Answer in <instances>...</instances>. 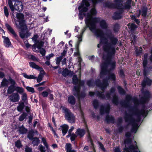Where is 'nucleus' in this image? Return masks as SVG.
<instances>
[{"mask_svg": "<svg viewBox=\"0 0 152 152\" xmlns=\"http://www.w3.org/2000/svg\"><path fill=\"white\" fill-rule=\"evenodd\" d=\"M123 12V10H121L115 12L112 17L113 19L114 20L121 19L122 17V14Z\"/></svg>", "mask_w": 152, "mask_h": 152, "instance_id": "dca6fc26", "label": "nucleus"}, {"mask_svg": "<svg viewBox=\"0 0 152 152\" xmlns=\"http://www.w3.org/2000/svg\"><path fill=\"white\" fill-rule=\"evenodd\" d=\"M95 84L97 86L101 88V90L102 91H104L105 89L109 85L107 82V80L105 78L103 79L102 83L101 82L99 79H97L96 80Z\"/></svg>", "mask_w": 152, "mask_h": 152, "instance_id": "0eeeda50", "label": "nucleus"}, {"mask_svg": "<svg viewBox=\"0 0 152 152\" xmlns=\"http://www.w3.org/2000/svg\"><path fill=\"white\" fill-rule=\"evenodd\" d=\"M118 89L119 93L121 95H124L126 93V91L121 86H118L117 87Z\"/></svg>", "mask_w": 152, "mask_h": 152, "instance_id": "ea45409f", "label": "nucleus"}, {"mask_svg": "<svg viewBox=\"0 0 152 152\" xmlns=\"http://www.w3.org/2000/svg\"><path fill=\"white\" fill-rule=\"evenodd\" d=\"M105 6L106 7H107L109 8H117L118 9V7L115 3L114 4L111 3L109 1H107L105 3Z\"/></svg>", "mask_w": 152, "mask_h": 152, "instance_id": "b1692460", "label": "nucleus"}, {"mask_svg": "<svg viewBox=\"0 0 152 152\" xmlns=\"http://www.w3.org/2000/svg\"><path fill=\"white\" fill-rule=\"evenodd\" d=\"M72 93L74 96L77 97L79 99L84 98L86 96L85 92H82L80 93V87L76 86H74Z\"/></svg>", "mask_w": 152, "mask_h": 152, "instance_id": "423d86ee", "label": "nucleus"}, {"mask_svg": "<svg viewBox=\"0 0 152 152\" xmlns=\"http://www.w3.org/2000/svg\"><path fill=\"white\" fill-rule=\"evenodd\" d=\"M25 107L24 102H20L19 105L17 107V110L19 112L22 111Z\"/></svg>", "mask_w": 152, "mask_h": 152, "instance_id": "72a5a7b5", "label": "nucleus"}, {"mask_svg": "<svg viewBox=\"0 0 152 152\" xmlns=\"http://www.w3.org/2000/svg\"><path fill=\"white\" fill-rule=\"evenodd\" d=\"M131 7V5H129V4H125L124 5L122 4V7L120 8V9H124V10L129 9Z\"/></svg>", "mask_w": 152, "mask_h": 152, "instance_id": "680f3d73", "label": "nucleus"}, {"mask_svg": "<svg viewBox=\"0 0 152 152\" xmlns=\"http://www.w3.org/2000/svg\"><path fill=\"white\" fill-rule=\"evenodd\" d=\"M132 140L130 138H127L124 141V143L126 145L130 144L131 143Z\"/></svg>", "mask_w": 152, "mask_h": 152, "instance_id": "338daca9", "label": "nucleus"}, {"mask_svg": "<svg viewBox=\"0 0 152 152\" xmlns=\"http://www.w3.org/2000/svg\"><path fill=\"white\" fill-rule=\"evenodd\" d=\"M130 16L132 20H134L138 25H139V24L140 22L139 19H136L134 15H131Z\"/></svg>", "mask_w": 152, "mask_h": 152, "instance_id": "3c124183", "label": "nucleus"}, {"mask_svg": "<svg viewBox=\"0 0 152 152\" xmlns=\"http://www.w3.org/2000/svg\"><path fill=\"white\" fill-rule=\"evenodd\" d=\"M27 116V114L25 112H23V113L19 116L18 120L20 121H23Z\"/></svg>", "mask_w": 152, "mask_h": 152, "instance_id": "a18cd8bd", "label": "nucleus"}, {"mask_svg": "<svg viewBox=\"0 0 152 152\" xmlns=\"http://www.w3.org/2000/svg\"><path fill=\"white\" fill-rule=\"evenodd\" d=\"M65 148L66 152H70L72 151V145L70 143H67L65 145Z\"/></svg>", "mask_w": 152, "mask_h": 152, "instance_id": "79ce46f5", "label": "nucleus"}, {"mask_svg": "<svg viewBox=\"0 0 152 152\" xmlns=\"http://www.w3.org/2000/svg\"><path fill=\"white\" fill-rule=\"evenodd\" d=\"M9 100L10 102H18L20 99L19 95L17 93L11 94L8 97Z\"/></svg>", "mask_w": 152, "mask_h": 152, "instance_id": "1a4fd4ad", "label": "nucleus"}, {"mask_svg": "<svg viewBox=\"0 0 152 152\" xmlns=\"http://www.w3.org/2000/svg\"><path fill=\"white\" fill-rule=\"evenodd\" d=\"M132 99V96L129 95L126 96L125 100H123L121 101L120 104L121 106L125 108H128L130 105V101Z\"/></svg>", "mask_w": 152, "mask_h": 152, "instance_id": "6e6552de", "label": "nucleus"}, {"mask_svg": "<svg viewBox=\"0 0 152 152\" xmlns=\"http://www.w3.org/2000/svg\"><path fill=\"white\" fill-rule=\"evenodd\" d=\"M9 6L12 12H13L15 10L18 12L22 11L23 10V6L21 2H18V3H15L14 5L11 1H9Z\"/></svg>", "mask_w": 152, "mask_h": 152, "instance_id": "39448f33", "label": "nucleus"}, {"mask_svg": "<svg viewBox=\"0 0 152 152\" xmlns=\"http://www.w3.org/2000/svg\"><path fill=\"white\" fill-rule=\"evenodd\" d=\"M15 146L18 148H20L22 146L21 142L20 140H18L15 142Z\"/></svg>", "mask_w": 152, "mask_h": 152, "instance_id": "bf43d9fd", "label": "nucleus"}, {"mask_svg": "<svg viewBox=\"0 0 152 152\" xmlns=\"http://www.w3.org/2000/svg\"><path fill=\"white\" fill-rule=\"evenodd\" d=\"M15 91H16L17 93H19L20 94H22L24 92V89L22 87L17 86L15 88Z\"/></svg>", "mask_w": 152, "mask_h": 152, "instance_id": "603ef678", "label": "nucleus"}, {"mask_svg": "<svg viewBox=\"0 0 152 152\" xmlns=\"http://www.w3.org/2000/svg\"><path fill=\"white\" fill-rule=\"evenodd\" d=\"M79 82V80L78 79L77 75H74L72 78V83L74 85L77 84Z\"/></svg>", "mask_w": 152, "mask_h": 152, "instance_id": "8fccbe9b", "label": "nucleus"}, {"mask_svg": "<svg viewBox=\"0 0 152 152\" xmlns=\"http://www.w3.org/2000/svg\"><path fill=\"white\" fill-rule=\"evenodd\" d=\"M92 104L94 108L96 109L99 106V104L98 101L96 99H94L93 101Z\"/></svg>", "mask_w": 152, "mask_h": 152, "instance_id": "09e8293b", "label": "nucleus"}, {"mask_svg": "<svg viewBox=\"0 0 152 152\" xmlns=\"http://www.w3.org/2000/svg\"><path fill=\"white\" fill-rule=\"evenodd\" d=\"M106 79L107 80V81L109 79H111L114 81H115L116 80V76L114 73H112L108 76L107 78Z\"/></svg>", "mask_w": 152, "mask_h": 152, "instance_id": "de8ad7c7", "label": "nucleus"}, {"mask_svg": "<svg viewBox=\"0 0 152 152\" xmlns=\"http://www.w3.org/2000/svg\"><path fill=\"white\" fill-rule=\"evenodd\" d=\"M5 26L7 30L13 35V37L17 40L18 41L19 38L12 28L7 23H6Z\"/></svg>", "mask_w": 152, "mask_h": 152, "instance_id": "f8f14e48", "label": "nucleus"}, {"mask_svg": "<svg viewBox=\"0 0 152 152\" xmlns=\"http://www.w3.org/2000/svg\"><path fill=\"white\" fill-rule=\"evenodd\" d=\"M86 83L89 87L92 86H94V82L93 80H90L87 81Z\"/></svg>", "mask_w": 152, "mask_h": 152, "instance_id": "13d9d810", "label": "nucleus"}, {"mask_svg": "<svg viewBox=\"0 0 152 152\" xmlns=\"http://www.w3.org/2000/svg\"><path fill=\"white\" fill-rule=\"evenodd\" d=\"M60 127L61 128L63 135L64 136L67 132L69 126L67 125L64 124L61 126Z\"/></svg>", "mask_w": 152, "mask_h": 152, "instance_id": "393cba45", "label": "nucleus"}, {"mask_svg": "<svg viewBox=\"0 0 152 152\" xmlns=\"http://www.w3.org/2000/svg\"><path fill=\"white\" fill-rule=\"evenodd\" d=\"M8 80L11 84V85L15 86V85L16 84V83L14 80L12 79L10 77Z\"/></svg>", "mask_w": 152, "mask_h": 152, "instance_id": "69168bd1", "label": "nucleus"}, {"mask_svg": "<svg viewBox=\"0 0 152 152\" xmlns=\"http://www.w3.org/2000/svg\"><path fill=\"white\" fill-rule=\"evenodd\" d=\"M144 79L143 80L141 85L143 87H145L147 85L148 86H150L151 85L152 83V80L150 79L149 78L146 76L143 75Z\"/></svg>", "mask_w": 152, "mask_h": 152, "instance_id": "ddd939ff", "label": "nucleus"}, {"mask_svg": "<svg viewBox=\"0 0 152 152\" xmlns=\"http://www.w3.org/2000/svg\"><path fill=\"white\" fill-rule=\"evenodd\" d=\"M25 21H20L19 24L20 26L19 28L21 29V31H23L28 29L27 26L24 23Z\"/></svg>", "mask_w": 152, "mask_h": 152, "instance_id": "a878e982", "label": "nucleus"}, {"mask_svg": "<svg viewBox=\"0 0 152 152\" xmlns=\"http://www.w3.org/2000/svg\"><path fill=\"white\" fill-rule=\"evenodd\" d=\"M67 101L68 103L71 105H74L76 103V99L72 95L69 96L68 98Z\"/></svg>", "mask_w": 152, "mask_h": 152, "instance_id": "bb28decb", "label": "nucleus"}, {"mask_svg": "<svg viewBox=\"0 0 152 152\" xmlns=\"http://www.w3.org/2000/svg\"><path fill=\"white\" fill-rule=\"evenodd\" d=\"M16 17L17 19L20 21H25L24 19V15L23 14L20 13H17L16 14Z\"/></svg>", "mask_w": 152, "mask_h": 152, "instance_id": "f704fd0d", "label": "nucleus"}, {"mask_svg": "<svg viewBox=\"0 0 152 152\" xmlns=\"http://www.w3.org/2000/svg\"><path fill=\"white\" fill-rule=\"evenodd\" d=\"M143 75H147L151 72H152V65L149 67L147 66V65L145 66H143Z\"/></svg>", "mask_w": 152, "mask_h": 152, "instance_id": "f3484780", "label": "nucleus"}, {"mask_svg": "<svg viewBox=\"0 0 152 152\" xmlns=\"http://www.w3.org/2000/svg\"><path fill=\"white\" fill-rule=\"evenodd\" d=\"M123 0H114V2L118 7V9H119L122 7Z\"/></svg>", "mask_w": 152, "mask_h": 152, "instance_id": "473e14b6", "label": "nucleus"}, {"mask_svg": "<svg viewBox=\"0 0 152 152\" xmlns=\"http://www.w3.org/2000/svg\"><path fill=\"white\" fill-rule=\"evenodd\" d=\"M148 54L147 53H145L143 56V60L142 63V66H145L146 65H147L148 63Z\"/></svg>", "mask_w": 152, "mask_h": 152, "instance_id": "e433bc0d", "label": "nucleus"}, {"mask_svg": "<svg viewBox=\"0 0 152 152\" xmlns=\"http://www.w3.org/2000/svg\"><path fill=\"white\" fill-rule=\"evenodd\" d=\"M23 75L25 78L28 79H37V77H35L34 75H28L26 73H23Z\"/></svg>", "mask_w": 152, "mask_h": 152, "instance_id": "a19ab883", "label": "nucleus"}, {"mask_svg": "<svg viewBox=\"0 0 152 152\" xmlns=\"http://www.w3.org/2000/svg\"><path fill=\"white\" fill-rule=\"evenodd\" d=\"M77 136H79L80 138L83 137L85 133V131L84 129H78L76 132Z\"/></svg>", "mask_w": 152, "mask_h": 152, "instance_id": "412c9836", "label": "nucleus"}, {"mask_svg": "<svg viewBox=\"0 0 152 152\" xmlns=\"http://www.w3.org/2000/svg\"><path fill=\"white\" fill-rule=\"evenodd\" d=\"M81 8H82V9L79 10V18L80 19L82 20L83 19L82 13L87 12L88 10V8L84 6L83 7H80L79 8V7H78L79 10Z\"/></svg>", "mask_w": 152, "mask_h": 152, "instance_id": "4be33fe9", "label": "nucleus"}, {"mask_svg": "<svg viewBox=\"0 0 152 152\" xmlns=\"http://www.w3.org/2000/svg\"><path fill=\"white\" fill-rule=\"evenodd\" d=\"M21 99L23 102H25L27 100V95L26 93H23L22 94Z\"/></svg>", "mask_w": 152, "mask_h": 152, "instance_id": "052dcab7", "label": "nucleus"}, {"mask_svg": "<svg viewBox=\"0 0 152 152\" xmlns=\"http://www.w3.org/2000/svg\"><path fill=\"white\" fill-rule=\"evenodd\" d=\"M86 26L83 28L82 30V33L83 34V32L85 31V30L87 28H89V29L93 32H94L93 31L94 30H95L96 29V27H95L94 28H92L91 26V25L89 26H88L87 25H86Z\"/></svg>", "mask_w": 152, "mask_h": 152, "instance_id": "864d4df0", "label": "nucleus"}, {"mask_svg": "<svg viewBox=\"0 0 152 152\" xmlns=\"http://www.w3.org/2000/svg\"><path fill=\"white\" fill-rule=\"evenodd\" d=\"M18 130L19 133L21 134H26L27 132V129L24 127L23 125L19 127Z\"/></svg>", "mask_w": 152, "mask_h": 152, "instance_id": "c85d7f7f", "label": "nucleus"}, {"mask_svg": "<svg viewBox=\"0 0 152 152\" xmlns=\"http://www.w3.org/2000/svg\"><path fill=\"white\" fill-rule=\"evenodd\" d=\"M63 110L65 113V117L66 119L71 123H75V117L70 111L65 107H64Z\"/></svg>", "mask_w": 152, "mask_h": 152, "instance_id": "20e7f679", "label": "nucleus"}, {"mask_svg": "<svg viewBox=\"0 0 152 152\" xmlns=\"http://www.w3.org/2000/svg\"><path fill=\"white\" fill-rule=\"evenodd\" d=\"M99 23L100 26L102 29H105L108 28V25L105 20H102Z\"/></svg>", "mask_w": 152, "mask_h": 152, "instance_id": "5701e85b", "label": "nucleus"}, {"mask_svg": "<svg viewBox=\"0 0 152 152\" xmlns=\"http://www.w3.org/2000/svg\"><path fill=\"white\" fill-rule=\"evenodd\" d=\"M95 94H96L97 96L102 99H105V96L103 94V92H100L97 91L95 93L91 91L89 92V95L91 96H93Z\"/></svg>", "mask_w": 152, "mask_h": 152, "instance_id": "2eb2a0df", "label": "nucleus"}, {"mask_svg": "<svg viewBox=\"0 0 152 152\" xmlns=\"http://www.w3.org/2000/svg\"><path fill=\"white\" fill-rule=\"evenodd\" d=\"M92 15L91 13H88L85 22L86 25L88 26L91 25L92 28H94L96 27V23L99 22L100 19L99 18H93Z\"/></svg>", "mask_w": 152, "mask_h": 152, "instance_id": "7ed1b4c3", "label": "nucleus"}, {"mask_svg": "<svg viewBox=\"0 0 152 152\" xmlns=\"http://www.w3.org/2000/svg\"><path fill=\"white\" fill-rule=\"evenodd\" d=\"M118 96L116 95L115 94L113 96V99L112 100V102L113 104L115 105H117L118 104Z\"/></svg>", "mask_w": 152, "mask_h": 152, "instance_id": "58836bf2", "label": "nucleus"}, {"mask_svg": "<svg viewBox=\"0 0 152 152\" xmlns=\"http://www.w3.org/2000/svg\"><path fill=\"white\" fill-rule=\"evenodd\" d=\"M15 86H12V85H10L8 88L7 90V94H11L13 93V92L15 91Z\"/></svg>", "mask_w": 152, "mask_h": 152, "instance_id": "2f4dec72", "label": "nucleus"}, {"mask_svg": "<svg viewBox=\"0 0 152 152\" xmlns=\"http://www.w3.org/2000/svg\"><path fill=\"white\" fill-rule=\"evenodd\" d=\"M132 100L135 106L129 110V112L132 113L126 114L124 119L125 122L129 123V124L132 126L131 132L135 133L138 129L137 122L140 121L141 116L145 117L148 114V111H146L145 109V104L148 100L143 96L141 97L139 101L136 98H133Z\"/></svg>", "mask_w": 152, "mask_h": 152, "instance_id": "f03ea898", "label": "nucleus"}, {"mask_svg": "<svg viewBox=\"0 0 152 152\" xmlns=\"http://www.w3.org/2000/svg\"><path fill=\"white\" fill-rule=\"evenodd\" d=\"M34 135V132L32 130L29 131L28 133L27 138L30 140H32Z\"/></svg>", "mask_w": 152, "mask_h": 152, "instance_id": "4c0bfd02", "label": "nucleus"}, {"mask_svg": "<svg viewBox=\"0 0 152 152\" xmlns=\"http://www.w3.org/2000/svg\"><path fill=\"white\" fill-rule=\"evenodd\" d=\"M45 74V72L44 73L43 72H40V73L38 75L37 78V81L38 83H39L42 80L43 75Z\"/></svg>", "mask_w": 152, "mask_h": 152, "instance_id": "49530a36", "label": "nucleus"}, {"mask_svg": "<svg viewBox=\"0 0 152 152\" xmlns=\"http://www.w3.org/2000/svg\"><path fill=\"white\" fill-rule=\"evenodd\" d=\"M31 141L32 143L34 146L38 145L40 142L39 138L36 137H34Z\"/></svg>", "mask_w": 152, "mask_h": 152, "instance_id": "c9c22d12", "label": "nucleus"}, {"mask_svg": "<svg viewBox=\"0 0 152 152\" xmlns=\"http://www.w3.org/2000/svg\"><path fill=\"white\" fill-rule=\"evenodd\" d=\"M63 58L61 56H60L59 57H57L56 59V64L57 65H59L60 64V63Z\"/></svg>", "mask_w": 152, "mask_h": 152, "instance_id": "e2e57ef3", "label": "nucleus"}, {"mask_svg": "<svg viewBox=\"0 0 152 152\" xmlns=\"http://www.w3.org/2000/svg\"><path fill=\"white\" fill-rule=\"evenodd\" d=\"M25 151L26 152H32V149L28 146L26 145L25 146Z\"/></svg>", "mask_w": 152, "mask_h": 152, "instance_id": "774afa93", "label": "nucleus"}, {"mask_svg": "<svg viewBox=\"0 0 152 152\" xmlns=\"http://www.w3.org/2000/svg\"><path fill=\"white\" fill-rule=\"evenodd\" d=\"M127 26L129 28L131 32L134 31L137 27V25L134 23H129Z\"/></svg>", "mask_w": 152, "mask_h": 152, "instance_id": "7c9ffc66", "label": "nucleus"}, {"mask_svg": "<svg viewBox=\"0 0 152 152\" xmlns=\"http://www.w3.org/2000/svg\"><path fill=\"white\" fill-rule=\"evenodd\" d=\"M73 72H72L71 71L69 70L67 68H66L64 69L61 72V71H59V70L58 71V73H61L62 75L64 77H66L68 75H69L70 74H72V73Z\"/></svg>", "mask_w": 152, "mask_h": 152, "instance_id": "6ab92c4d", "label": "nucleus"}, {"mask_svg": "<svg viewBox=\"0 0 152 152\" xmlns=\"http://www.w3.org/2000/svg\"><path fill=\"white\" fill-rule=\"evenodd\" d=\"M91 2H92L93 5H95L97 1L96 0H82L79 8L84 6L87 8L90 6V3Z\"/></svg>", "mask_w": 152, "mask_h": 152, "instance_id": "9d476101", "label": "nucleus"}, {"mask_svg": "<svg viewBox=\"0 0 152 152\" xmlns=\"http://www.w3.org/2000/svg\"><path fill=\"white\" fill-rule=\"evenodd\" d=\"M44 43V42L42 41L39 42L37 41L36 42V45H37V48L39 49L41 48V47L43 46Z\"/></svg>", "mask_w": 152, "mask_h": 152, "instance_id": "c03bdc74", "label": "nucleus"}, {"mask_svg": "<svg viewBox=\"0 0 152 152\" xmlns=\"http://www.w3.org/2000/svg\"><path fill=\"white\" fill-rule=\"evenodd\" d=\"M8 84V80L5 78H4L1 83V86L2 87H7Z\"/></svg>", "mask_w": 152, "mask_h": 152, "instance_id": "37998d69", "label": "nucleus"}, {"mask_svg": "<svg viewBox=\"0 0 152 152\" xmlns=\"http://www.w3.org/2000/svg\"><path fill=\"white\" fill-rule=\"evenodd\" d=\"M138 149V147L136 145L135 146L133 145H130L129 147H127L126 145H125V148L124 149V152L125 151L126 152H140L137 150Z\"/></svg>", "mask_w": 152, "mask_h": 152, "instance_id": "9b49d317", "label": "nucleus"}, {"mask_svg": "<svg viewBox=\"0 0 152 152\" xmlns=\"http://www.w3.org/2000/svg\"><path fill=\"white\" fill-rule=\"evenodd\" d=\"M2 38L4 39V43L5 46L6 47H8L11 45V42L9 39L8 37H5L4 36H2Z\"/></svg>", "mask_w": 152, "mask_h": 152, "instance_id": "cd10ccee", "label": "nucleus"}, {"mask_svg": "<svg viewBox=\"0 0 152 152\" xmlns=\"http://www.w3.org/2000/svg\"><path fill=\"white\" fill-rule=\"evenodd\" d=\"M4 13L6 17L8 18L9 15L8 9L6 6L4 7Z\"/></svg>", "mask_w": 152, "mask_h": 152, "instance_id": "5fc2aeb1", "label": "nucleus"}, {"mask_svg": "<svg viewBox=\"0 0 152 152\" xmlns=\"http://www.w3.org/2000/svg\"><path fill=\"white\" fill-rule=\"evenodd\" d=\"M29 64L30 66L32 68L38 70L40 72H43L45 73V71L43 68L41 67H39L38 65H36L34 62H29Z\"/></svg>", "mask_w": 152, "mask_h": 152, "instance_id": "a211bd4d", "label": "nucleus"}, {"mask_svg": "<svg viewBox=\"0 0 152 152\" xmlns=\"http://www.w3.org/2000/svg\"><path fill=\"white\" fill-rule=\"evenodd\" d=\"M143 96L148 100L149 99L151 96L150 92L148 91H145L144 93V96Z\"/></svg>", "mask_w": 152, "mask_h": 152, "instance_id": "4d7b16f0", "label": "nucleus"}, {"mask_svg": "<svg viewBox=\"0 0 152 152\" xmlns=\"http://www.w3.org/2000/svg\"><path fill=\"white\" fill-rule=\"evenodd\" d=\"M33 118V114H30L29 116H28V122L29 124H30L32 123V120Z\"/></svg>", "mask_w": 152, "mask_h": 152, "instance_id": "0e129e2a", "label": "nucleus"}, {"mask_svg": "<svg viewBox=\"0 0 152 152\" xmlns=\"http://www.w3.org/2000/svg\"><path fill=\"white\" fill-rule=\"evenodd\" d=\"M105 120L107 123H114L115 118L113 116L107 115L106 117Z\"/></svg>", "mask_w": 152, "mask_h": 152, "instance_id": "c756f323", "label": "nucleus"}, {"mask_svg": "<svg viewBox=\"0 0 152 152\" xmlns=\"http://www.w3.org/2000/svg\"><path fill=\"white\" fill-rule=\"evenodd\" d=\"M141 15L144 18H145L147 15L148 8L146 6H142L141 7Z\"/></svg>", "mask_w": 152, "mask_h": 152, "instance_id": "aec40b11", "label": "nucleus"}, {"mask_svg": "<svg viewBox=\"0 0 152 152\" xmlns=\"http://www.w3.org/2000/svg\"><path fill=\"white\" fill-rule=\"evenodd\" d=\"M95 34L97 37L100 38L99 43L104 45L103 46L104 52L102 54V59L104 61L101 64V71L100 77L106 75L107 72H109L115 69L116 67V62L112 61L113 57L116 52L115 47L114 46L118 42V39L114 37L112 30L109 29H105V35L107 38L110 40V43H108L107 39L104 37L103 31L100 29H97L94 32Z\"/></svg>", "mask_w": 152, "mask_h": 152, "instance_id": "f257e3e1", "label": "nucleus"}, {"mask_svg": "<svg viewBox=\"0 0 152 152\" xmlns=\"http://www.w3.org/2000/svg\"><path fill=\"white\" fill-rule=\"evenodd\" d=\"M110 104H107L106 107L104 108L103 105H101L100 109V112L101 114L103 115L105 113L109 114L110 110Z\"/></svg>", "mask_w": 152, "mask_h": 152, "instance_id": "4468645a", "label": "nucleus"}, {"mask_svg": "<svg viewBox=\"0 0 152 152\" xmlns=\"http://www.w3.org/2000/svg\"><path fill=\"white\" fill-rule=\"evenodd\" d=\"M119 25L118 23H116L113 25V30L115 32H117L120 29Z\"/></svg>", "mask_w": 152, "mask_h": 152, "instance_id": "6e6d98bb", "label": "nucleus"}]
</instances>
